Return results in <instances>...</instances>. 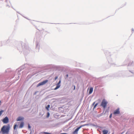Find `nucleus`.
<instances>
[{"label":"nucleus","mask_w":134,"mask_h":134,"mask_svg":"<svg viewBox=\"0 0 134 134\" xmlns=\"http://www.w3.org/2000/svg\"><path fill=\"white\" fill-rule=\"evenodd\" d=\"M50 115V114L49 112H48L47 113V118H48L49 117Z\"/></svg>","instance_id":"nucleus-15"},{"label":"nucleus","mask_w":134,"mask_h":134,"mask_svg":"<svg viewBox=\"0 0 134 134\" xmlns=\"http://www.w3.org/2000/svg\"><path fill=\"white\" fill-rule=\"evenodd\" d=\"M60 87V85H59V84H57V86L56 87L54 88V90H56L58 88Z\"/></svg>","instance_id":"nucleus-11"},{"label":"nucleus","mask_w":134,"mask_h":134,"mask_svg":"<svg viewBox=\"0 0 134 134\" xmlns=\"http://www.w3.org/2000/svg\"><path fill=\"white\" fill-rule=\"evenodd\" d=\"M107 103L108 102L105 99H104L101 102V105L105 109L107 106Z\"/></svg>","instance_id":"nucleus-2"},{"label":"nucleus","mask_w":134,"mask_h":134,"mask_svg":"<svg viewBox=\"0 0 134 134\" xmlns=\"http://www.w3.org/2000/svg\"><path fill=\"white\" fill-rule=\"evenodd\" d=\"M57 78V77H55V80H56Z\"/></svg>","instance_id":"nucleus-21"},{"label":"nucleus","mask_w":134,"mask_h":134,"mask_svg":"<svg viewBox=\"0 0 134 134\" xmlns=\"http://www.w3.org/2000/svg\"><path fill=\"white\" fill-rule=\"evenodd\" d=\"M30 128H31V127H30V125H28V128L29 129H30Z\"/></svg>","instance_id":"nucleus-18"},{"label":"nucleus","mask_w":134,"mask_h":134,"mask_svg":"<svg viewBox=\"0 0 134 134\" xmlns=\"http://www.w3.org/2000/svg\"><path fill=\"white\" fill-rule=\"evenodd\" d=\"M108 132L107 130H104L102 131L103 134H107Z\"/></svg>","instance_id":"nucleus-8"},{"label":"nucleus","mask_w":134,"mask_h":134,"mask_svg":"<svg viewBox=\"0 0 134 134\" xmlns=\"http://www.w3.org/2000/svg\"><path fill=\"white\" fill-rule=\"evenodd\" d=\"M120 109L119 108H118L115 110L114 111L113 114L114 115H116L119 114H120Z\"/></svg>","instance_id":"nucleus-4"},{"label":"nucleus","mask_w":134,"mask_h":134,"mask_svg":"<svg viewBox=\"0 0 134 134\" xmlns=\"http://www.w3.org/2000/svg\"><path fill=\"white\" fill-rule=\"evenodd\" d=\"M98 104L97 103H96L94 105V109L97 106V105Z\"/></svg>","instance_id":"nucleus-16"},{"label":"nucleus","mask_w":134,"mask_h":134,"mask_svg":"<svg viewBox=\"0 0 134 134\" xmlns=\"http://www.w3.org/2000/svg\"><path fill=\"white\" fill-rule=\"evenodd\" d=\"M24 118H22L21 117H18L16 119V121H20L23 120Z\"/></svg>","instance_id":"nucleus-9"},{"label":"nucleus","mask_w":134,"mask_h":134,"mask_svg":"<svg viewBox=\"0 0 134 134\" xmlns=\"http://www.w3.org/2000/svg\"><path fill=\"white\" fill-rule=\"evenodd\" d=\"M95 103V102H94L92 104V105H94V104Z\"/></svg>","instance_id":"nucleus-22"},{"label":"nucleus","mask_w":134,"mask_h":134,"mask_svg":"<svg viewBox=\"0 0 134 134\" xmlns=\"http://www.w3.org/2000/svg\"><path fill=\"white\" fill-rule=\"evenodd\" d=\"M50 107V105H48L46 107V108L48 111L49 110V108Z\"/></svg>","instance_id":"nucleus-12"},{"label":"nucleus","mask_w":134,"mask_h":134,"mask_svg":"<svg viewBox=\"0 0 134 134\" xmlns=\"http://www.w3.org/2000/svg\"><path fill=\"white\" fill-rule=\"evenodd\" d=\"M17 126V125H16V124L14 126V127H13L14 129V130H15L16 129V127Z\"/></svg>","instance_id":"nucleus-13"},{"label":"nucleus","mask_w":134,"mask_h":134,"mask_svg":"<svg viewBox=\"0 0 134 134\" xmlns=\"http://www.w3.org/2000/svg\"><path fill=\"white\" fill-rule=\"evenodd\" d=\"M24 122H22L20 124V125L19 127V128H23L24 126Z\"/></svg>","instance_id":"nucleus-7"},{"label":"nucleus","mask_w":134,"mask_h":134,"mask_svg":"<svg viewBox=\"0 0 134 134\" xmlns=\"http://www.w3.org/2000/svg\"><path fill=\"white\" fill-rule=\"evenodd\" d=\"M10 126L9 124L6 126H3L1 129V131L3 134H8L9 132Z\"/></svg>","instance_id":"nucleus-1"},{"label":"nucleus","mask_w":134,"mask_h":134,"mask_svg":"<svg viewBox=\"0 0 134 134\" xmlns=\"http://www.w3.org/2000/svg\"><path fill=\"white\" fill-rule=\"evenodd\" d=\"M93 88L92 87H91L89 90V94H91L93 92Z\"/></svg>","instance_id":"nucleus-10"},{"label":"nucleus","mask_w":134,"mask_h":134,"mask_svg":"<svg viewBox=\"0 0 134 134\" xmlns=\"http://www.w3.org/2000/svg\"><path fill=\"white\" fill-rule=\"evenodd\" d=\"M82 126H79L77 127L76 129L75 130V131L73 132V134H77L78 133V132L79 130L82 127Z\"/></svg>","instance_id":"nucleus-6"},{"label":"nucleus","mask_w":134,"mask_h":134,"mask_svg":"<svg viewBox=\"0 0 134 134\" xmlns=\"http://www.w3.org/2000/svg\"><path fill=\"white\" fill-rule=\"evenodd\" d=\"M75 86H74V90H75Z\"/></svg>","instance_id":"nucleus-23"},{"label":"nucleus","mask_w":134,"mask_h":134,"mask_svg":"<svg viewBox=\"0 0 134 134\" xmlns=\"http://www.w3.org/2000/svg\"><path fill=\"white\" fill-rule=\"evenodd\" d=\"M48 80H44L43 82H41L38 84L37 85V87H39L40 86L42 85H44L46 83H47L48 82Z\"/></svg>","instance_id":"nucleus-3"},{"label":"nucleus","mask_w":134,"mask_h":134,"mask_svg":"<svg viewBox=\"0 0 134 134\" xmlns=\"http://www.w3.org/2000/svg\"><path fill=\"white\" fill-rule=\"evenodd\" d=\"M60 81L59 82L57 83V84H59V85H60Z\"/></svg>","instance_id":"nucleus-19"},{"label":"nucleus","mask_w":134,"mask_h":134,"mask_svg":"<svg viewBox=\"0 0 134 134\" xmlns=\"http://www.w3.org/2000/svg\"><path fill=\"white\" fill-rule=\"evenodd\" d=\"M66 78H68V74H67L66 75Z\"/></svg>","instance_id":"nucleus-20"},{"label":"nucleus","mask_w":134,"mask_h":134,"mask_svg":"<svg viewBox=\"0 0 134 134\" xmlns=\"http://www.w3.org/2000/svg\"><path fill=\"white\" fill-rule=\"evenodd\" d=\"M112 113H111V114H110V116H109V118H111L112 117Z\"/></svg>","instance_id":"nucleus-17"},{"label":"nucleus","mask_w":134,"mask_h":134,"mask_svg":"<svg viewBox=\"0 0 134 134\" xmlns=\"http://www.w3.org/2000/svg\"><path fill=\"white\" fill-rule=\"evenodd\" d=\"M4 124L7 123L9 122V119L7 117H5L2 120Z\"/></svg>","instance_id":"nucleus-5"},{"label":"nucleus","mask_w":134,"mask_h":134,"mask_svg":"<svg viewBox=\"0 0 134 134\" xmlns=\"http://www.w3.org/2000/svg\"><path fill=\"white\" fill-rule=\"evenodd\" d=\"M4 111L3 110H2L0 111V116L2 115V113Z\"/></svg>","instance_id":"nucleus-14"}]
</instances>
